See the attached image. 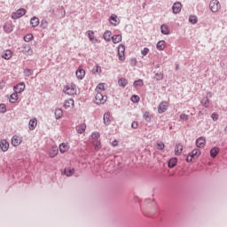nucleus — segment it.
Returning <instances> with one entry per match:
<instances>
[{
	"mask_svg": "<svg viewBox=\"0 0 227 227\" xmlns=\"http://www.w3.org/2000/svg\"><path fill=\"white\" fill-rule=\"evenodd\" d=\"M64 93L70 96H75L77 94V87L71 83L64 87Z\"/></svg>",
	"mask_w": 227,
	"mask_h": 227,
	"instance_id": "obj_1",
	"label": "nucleus"
},
{
	"mask_svg": "<svg viewBox=\"0 0 227 227\" xmlns=\"http://www.w3.org/2000/svg\"><path fill=\"white\" fill-rule=\"evenodd\" d=\"M200 155V149H193L191 153L186 156V162H192L194 159H197Z\"/></svg>",
	"mask_w": 227,
	"mask_h": 227,
	"instance_id": "obj_2",
	"label": "nucleus"
},
{
	"mask_svg": "<svg viewBox=\"0 0 227 227\" xmlns=\"http://www.w3.org/2000/svg\"><path fill=\"white\" fill-rule=\"evenodd\" d=\"M106 101H107V97L104 96L102 93L96 94L94 103H96L98 106L106 104Z\"/></svg>",
	"mask_w": 227,
	"mask_h": 227,
	"instance_id": "obj_3",
	"label": "nucleus"
},
{
	"mask_svg": "<svg viewBox=\"0 0 227 227\" xmlns=\"http://www.w3.org/2000/svg\"><path fill=\"white\" fill-rule=\"evenodd\" d=\"M209 9L212 12H218L221 10V4H219L218 0H212L209 3Z\"/></svg>",
	"mask_w": 227,
	"mask_h": 227,
	"instance_id": "obj_4",
	"label": "nucleus"
},
{
	"mask_svg": "<svg viewBox=\"0 0 227 227\" xmlns=\"http://www.w3.org/2000/svg\"><path fill=\"white\" fill-rule=\"evenodd\" d=\"M26 13H27V11L25 8L18 9L16 12L12 13V19L13 20L20 19L23 16H25Z\"/></svg>",
	"mask_w": 227,
	"mask_h": 227,
	"instance_id": "obj_5",
	"label": "nucleus"
},
{
	"mask_svg": "<svg viewBox=\"0 0 227 227\" xmlns=\"http://www.w3.org/2000/svg\"><path fill=\"white\" fill-rule=\"evenodd\" d=\"M124 51H126V48L124 45L121 44L118 47V59L121 60V62H123L126 60V55L124 54Z\"/></svg>",
	"mask_w": 227,
	"mask_h": 227,
	"instance_id": "obj_6",
	"label": "nucleus"
},
{
	"mask_svg": "<svg viewBox=\"0 0 227 227\" xmlns=\"http://www.w3.org/2000/svg\"><path fill=\"white\" fill-rule=\"evenodd\" d=\"M75 75L78 80H83L84 76L86 75V72L82 67H79L75 71Z\"/></svg>",
	"mask_w": 227,
	"mask_h": 227,
	"instance_id": "obj_7",
	"label": "nucleus"
},
{
	"mask_svg": "<svg viewBox=\"0 0 227 227\" xmlns=\"http://www.w3.org/2000/svg\"><path fill=\"white\" fill-rule=\"evenodd\" d=\"M167 109H168V102L163 101L160 104H159V106H158V113L159 114L165 113L167 111Z\"/></svg>",
	"mask_w": 227,
	"mask_h": 227,
	"instance_id": "obj_8",
	"label": "nucleus"
},
{
	"mask_svg": "<svg viewBox=\"0 0 227 227\" xmlns=\"http://www.w3.org/2000/svg\"><path fill=\"white\" fill-rule=\"evenodd\" d=\"M74 107V100L70 98L64 101V109H73Z\"/></svg>",
	"mask_w": 227,
	"mask_h": 227,
	"instance_id": "obj_9",
	"label": "nucleus"
},
{
	"mask_svg": "<svg viewBox=\"0 0 227 227\" xmlns=\"http://www.w3.org/2000/svg\"><path fill=\"white\" fill-rule=\"evenodd\" d=\"M88 37H90V41L91 43H98V39L95 36V32L92 30H88L87 32Z\"/></svg>",
	"mask_w": 227,
	"mask_h": 227,
	"instance_id": "obj_10",
	"label": "nucleus"
},
{
	"mask_svg": "<svg viewBox=\"0 0 227 227\" xmlns=\"http://www.w3.org/2000/svg\"><path fill=\"white\" fill-rule=\"evenodd\" d=\"M22 143V137L19 136H14L13 138H12V145L14 147L19 146Z\"/></svg>",
	"mask_w": 227,
	"mask_h": 227,
	"instance_id": "obj_11",
	"label": "nucleus"
},
{
	"mask_svg": "<svg viewBox=\"0 0 227 227\" xmlns=\"http://www.w3.org/2000/svg\"><path fill=\"white\" fill-rule=\"evenodd\" d=\"M0 147H1L2 152L5 153L8 151V149H10V143H8V141L6 139H3V140H1Z\"/></svg>",
	"mask_w": 227,
	"mask_h": 227,
	"instance_id": "obj_12",
	"label": "nucleus"
},
{
	"mask_svg": "<svg viewBox=\"0 0 227 227\" xmlns=\"http://www.w3.org/2000/svg\"><path fill=\"white\" fill-rule=\"evenodd\" d=\"M172 10L174 14H178L179 12H181L182 4L179 2L174 3Z\"/></svg>",
	"mask_w": 227,
	"mask_h": 227,
	"instance_id": "obj_13",
	"label": "nucleus"
},
{
	"mask_svg": "<svg viewBox=\"0 0 227 227\" xmlns=\"http://www.w3.org/2000/svg\"><path fill=\"white\" fill-rule=\"evenodd\" d=\"M26 89V85L25 82H20V84H17L16 87H14V91L16 93H22L23 91H25Z\"/></svg>",
	"mask_w": 227,
	"mask_h": 227,
	"instance_id": "obj_14",
	"label": "nucleus"
},
{
	"mask_svg": "<svg viewBox=\"0 0 227 227\" xmlns=\"http://www.w3.org/2000/svg\"><path fill=\"white\" fill-rule=\"evenodd\" d=\"M70 146L68 143H61L59 145V152L60 153H66L67 152H68Z\"/></svg>",
	"mask_w": 227,
	"mask_h": 227,
	"instance_id": "obj_15",
	"label": "nucleus"
},
{
	"mask_svg": "<svg viewBox=\"0 0 227 227\" xmlns=\"http://www.w3.org/2000/svg\"><path fill=\"white\" fill-rule=\"evenodd\" d=\"M109 22L112 26H118L120 24V21H118V17L115 14H112L109 18Z\"/></svg>",
	"mask_w": 227,
	"mask_h": 227,
	"instance_id": "obj_16",
	"label": "nucleus"
},
{
	"mask_svg": "<svg viewBox=\"0 0 227 227\" xmlns=\"http://www.w3.org/2000/svg\"><path fill=\"white\" fill-rule=\"evenodd\" d=\"M87 126L86 123H81L76 126V132L78 134H83L86 131Z\"/></svg>",
	"mask_w": 227,
	"mask_h": 227,
	"instance_id": "obj_17",
	"label": "nucleus"
},
{
	"mask_svg": "<svg viewBox=\"0 0 227 227\" xmlns=\"http://www.w3.org/2000/svg\"><path fill=\"white\" fill-rule=\"evenodd\" d=\"M196 145L198 148H203L204 146H206V138H204L203 137H199L197 139Z\"/></svg>",
	"mask_w": 227,
	"mask_h": 227,
	"instance_id": "obj_18",
	"label": "nucleus"
},
{
	"mask_svg": "<svg viewBox=\"0 0 227 227\" xmlns=\"http://www.w3.org/2000/svg\"><path fill=\"white\" fill-rule=\"evenodd\" d=\"M12 56V53L10 50H5L4 51H3L2 53V58L5 60H10Z\"/></svg>",
	"mask_w": 227,
	"mask_h": 227,
	"instance_id": "obj_19",
	"label": "nucleus"
},
{
	"mask_svg": "<svg viewBox=\"0 0 227 227\" xmlns=\"http://www.w3.org/2000/svg\"><path fill=\"white\" fill-rule=\"evenodd\" d=\"M106 88H107V84H106V83H99V84H98V86L96 88V92L97 93H102L103 91L106 90Z\"/></svg>",
	"mask_w": 227,
	"mask_h": 227,
	"instance_id": "obj_20",
	"label": "nucleus"
},
{
	"mask_svg": "<svg viewBox=\"0 0 227 227\" xmlns=\"http://www.w3.org/2000/svg\"><path fill=\"white\" fill-rule=\"evenodd\" d=\"M110 41L114 44L120 43L121 42V35H113L112 38H110Z\"/></svg>",
	"mask_w": 227,
	"mask_h": 227,
	"instance_id": "obj_21",
	"label": "nucleus"
},
{
	"mask_svg": "<svg viewBox=\"0 0 227 227\" xmlns=\"http://www.w3.org/2000/svg\"><path fill=\"white\" fill-rule=\"evenodd\" d=\"M35 127H37V119L34 118L29 121L28 128L30 130L35 129Z\"/></svg>",
	"mask_w": 227,
	"mask_h": 227,
	"instance_id": "obj_22",
	"label": "nucleus"
},
{
	"mask_svg": "<svg viewBox=\"0 0 227 227\" xmlns=\"http://www.w3.org/2000/svg\"><path fill=\"white\" fill-rule=\"evenodd\" d=\"M54 115H55V120L61 119L63 116V110L61 108L55 109Z\"/></svg>",
	"mask_w": 227,
	"mask_h": 227,
	"instance_id": "obj_23",
	"label": "nucleus"
},
{
	"mask_svg": "<svg viewBox=\"0 0 227 227\" xmlns=\"http://www.w3.org/2000/svg\"><path fill=\"white\" fill-rule=\"evenodd\" d=\"M30 25L33 27H37L40 25V20L37 17H33L32 20H30Z\"/></svg>",
	"mask_w": 227,
	"mask_h": 227,
	"instance_id": "obj_24",
	"label": "nucleus"
},
{
	"mask_svg": "<svg viewBox=\"0 0 227 227\" xmlns=\"http://www.w3.org/2000/svg\"><path fill=\"white\" fill-rule=\"evenodd\" d=\"M160 32H161V34H163L165 35H169L168 26H167L166 24L161 25L160 26Z\"/></svg>",
	"mask_w": 227,
	"mask_h": 227,
	"instance_id": "obj_25",
	"label": "nucleus"
},
{
	"mask_svg": "<svg viewBox=\"0 0 227 227\" xmlns=\"http://www.w3.org/2000/svg\"><path fill=\"white\" fill-rule=\"evenodd\" d=\"M157 49L159 51H164L166 49V42L165 41H159L157 43Z\"/></svg>",
	"mask_w": 227,
	"mask_h": 227,
	"instance_id": "obj_26",
	"label": "nucleus"
},
{
	"mask_svg": "<svg viewBox=\"0 0 227 227\" xmlns=\"http://www.w3.org/2000/svg\"><path fill=\"white\" fill-rule=\"evenodd\" d=\"M177 162H178V160L176 158H172L168 162V167H169V168H173L176 167Z\"/></svg>",
	"mask_w": 227,
	"mask_h": 227,
	"instance_id": "obj_27",
	"label": "nucleus"
},
{
	"mask_svg": "<svg viewBox=\"0 0 227 227\" xmlns=\"http://www.w3.org/2000/svg\"><path fill=\"white\" fill-rule=\"evenodd\" d=\"M112 37H114V36H112V32L109 31V30H106V31L105 32V34L103 35V38H105V40H106V42H111V38H112Z\"/></svg>",
	"mask_w": 227,
	"mask_h": 227,
	"instance_id": "obj_28",
	"label": "nucleus"
},
{
	"mask_svg": "<svg viewBox=\"0 0 227 227\" xmlns=\"http://www.w3.org/2000/svg\"><path fill=\"white\" fill-rule=\"evenodd\" d=\"M17 94L19 93L15 92L11 95V98H9V102H11V104H15L17 100H19V95Z\"/></svg>",
	"mask_w": 227,
	"mask_h": 227,
	"instance_id": "obj_29",
	"label": "nucleus"
},
{
	"mask_svg": "<svg viewBox=\"0 0 227 227\" xmlns=\"http://www.w3.org/2000/svg\"><path fill=\"white\" fill-rule=\"evenodd\" d=\"M219 153V147H213L212 150H210V157L215 158L217 157Z\"/></svg>",
	"mask_w": 227,
	"mask_h": 227,
	"instance_id": "obj_30",
	"label": "nucleus"
},
{
	"mask_svg": "<svg viewBox=\"0 0 227 227\" xmlns=\"http://www.w3.org/2000/svg\"><path fill=\"white\" fill-rule=\"evenodd\" d=\"M59 154V148L57 147H51L50 152V157L54 158Z\"/></svg>",
	"mask_w": 227,
	"mask_h": 227,
	"instance_id": "obj_31",
	"label": "nucleus"
},
{
	"mask_svg": "<svg viewBox=\"0 0 227 227\" xmlns=\"http://www.w3.org/2000/svg\"><path fill=\"white\" fill-rule=\"evenodd\" d=\"M118 84H119V86L124 88L127 86V84H129V81L126 78H121L118 81Z\"/></svg>",
	"mask_w": 227,
	"mask_h": 227,
	"instance_id": "obj_32",
	"label": "nucleus"
},
{
	"mask_svg": "<svg viewBox=\"0 0 227 227\" xmlns=\"http://www.w3.org/2000/svg\"><path fill=\"white\" fill-rule=\"evenodd\" d=\"M103 119L105 121V124L106 125L111 124V114L106 113L105 114V117Z\"/></svg>",
	"mask_w": 227,
	"mask_h": 227,
	"instance_id": "obj_33",
	"label": "nucleus"
},
{
	"mask_svg": "<svg viewBox=\"0 0 227 227\" xmlns=\"http://www.w3.org/2000/svg\"><path fill=\"white\" fill-rule=\"evenodd\" d=\"M74 174V168H65L64 169V175L70 177Z\"/></svg>",
	"mask_w": 227,
	"mask_h": 227,
	"instance_id": "obj_34",
	"label": "nucleus"
},
{
	"mask_svg": "<svg viewBox=\"0 0 227 227\" xmlns=\"http://www.w3.org/2000/svg\"><path fill=\"white\" fill-rule=\"evenodd\" d=\"M183 151H184V146L181 144L176 145L175 149L176 155L181 154Z\"/></svg>",
	"mask_w": 227,
	"mask_h": 227,
	"instance_id": "obj_35",
	"label": "nucleus"
},
{
	"mask_svg": "<svg viewBox=\"0 0 227 227\" xmlns=\"http://www.w3.org/2000/svg\"><path fill=\"white\" fill-rule=\"evenodd\" d=\"M143 118H144V120H145L146 122H151V121H152V117L150 115V113H148V112L144 113Z\"/></svg>",
	"mask_w": 227,
	"mask_h": 227,
	"instance_id": "obj_36",
	"label": "nucleus"
},
{
	"mask_svg": "<svg viewBox=\"0 0 227 227\" xmlns=\"http://www.w3.org/2000/svg\"><path fill=\"white\" fill-rule=\"evenodd\" d=\"M93 145H94V149H96V151H99L100 148H102V146L100 145V140H95L93 142Z\"/></svg>",
	"mask_w": 227,
	"mask_h": 227,
	"instance_id": "obj_37",
	"label": "nucleus"
},
{
	"mask_svg": "<svg viewBox=\"0 0 227 227\" xmlns=\"http://www.w3.org/2000/svg\"><path fill=\"white\" fill-rule=\"evenodd\" d=\"M99 137H100L99 132L91 133V139H93L94 141H98Z\"/></svg>",
	"mask_w": 227,
	"mask_h": 227,
	"instance_id": "obj_38",
	"label": "nucleus"
},
{
	"mask_svg": "<svg viewBox=\"0 0 227 227\" xmlns=\"http://www.w3.org/2000/svg\"><path fill=\"white\" fill-rule=\"evenodd\" d=\"M189 22H191L192 24H196L198 22L197 16L192 15L191 17H189Z\"/></svg>",
	"mask_w": 227,
	"mask_h": 227,
	"instance_id": "obj_39",
	"label": "nucleus"
},
{
	"mask_svg": "<svg viewBox=\"0 0 227 227\" xmlns=\"http://www.w3.org/2000/svg\"><path fill=\"white\" fill-rule=\"evenodd\" d=\"M33 74L32 69H24V76L30 77Z\"/></svg>",
	"mask_w": 227,
	"mask_h": 227,
	"instance_id": "obj_40",
	"label": "nucleus"
},
{
	"mask_svg": "<svg viewBox=\"0 0 227 227\" xmlns=\"http://www.w3.org/2000/svg\"><path fill=\"white\" fill-rule=\"evenodd\" d=\"M33 40V35L32 34H27L26 36H24V41L26 43H29Z\"/></svg>",
	"mask_w": 227,
	"mask_h": 227,
	"instance_id": "obj_41",
	"label": "nucleus"
},
{
	"mask_svg": "<svg viewBox=\"0 0 227 227\" xmlns=\"http://www.w3.org/2000/svg\"><path fill=\"white\" fill-rule=\"evenodd\" d=\"M139 100H140V98L137 95L131 96V102H133L134 104L138 103Z\"/></svg>",
	"mask_w": 227,
	"mask_h": 227,
	"instance_id": "obj_42",
	"label": "nucleus"
},
{
	"mask_svg": "<svg viewBox=\"0 0 227 227\" xmlns=\"http://www.w3.org/2000/svg\"><path fill=\"white\" fill-rule=\"evenodd\" d=\"M201 105H203L204 107H208L209 106V99L208 98H204L201 100Z\"/></svg>",
	"mask_w": 227,
	"mask_h": 227,
	"instance_id": "obj_43",
	"label": "nucleus"
},
{
	"mask_svg": "<svg viewBox=\"0 0 227 227\" xmlns=\"http://www.w3.org/2000/svg\"><path fill=\"white\" fill-rule=\"evenodd\" d=\"M143 86V81L142 80H137L134 82V87H142Z\"/></svg>",
	"mask_w": 227,
	"mask_h": 227,
	"instance_id": "obj_44",
	"label": "nucleus"
},
{
	"mask_svg": "<svg viewBox=\"0 0 227 227\" xmlns=\"http://www.w3.org/2000/svg\"><path fill=\"white\" fill-rule=\"evenodd\" d=\"M7 109H6V106L4 104H1L0 105V113L4 114L6 113Z\"/></svg>",
	"mask_w": 227,
	"mask_h": 227,
	"instance_id": "obj_45",
	"label": "nucleus"
},
{
	"mask_svg": "<svg viewBox=\"0 0 227 227\" xmlns=\"http://www.w3.org/2000/svg\"><path fill=\"white\" fill-rule=\"evenodd\" d=\"M148 53H150V49H148V48H144V49L142 50V51H141V54H142L143 56H147Z\"/></svg>",
	"mask_w": 227,
	"mask_h": 227,
	"instance_id": "obj_46",
	"label": "nucleus"
},
{
	"mask_svg": "<svg viewBox=\"0 0 227 227\" xmlns=\"http://www.w3.org/2000/svg\"><path fill=\"white\" fill-rule=\"evenodd\" d=\"M180 119L184 121H187L188 119H189V115L185 114H180Z\"/></svg>",
	"mask_w": 227,
	"mask_h": 227,
	"instance_id": "obj_47",
	"label": "nucleus"
},
{
	"mask_svg": "<svg viewBox=\"0 0 227 227\" xmlns=\"http://www.w3.org/2000/svg\"><path fill=\"white\" fill-rule=\"evenodd\" d=\"M157 149H158V150H163V149H164V143H162V142H158V143H157Z\"/></svg>",
	"mask_w": 227,
	"mask_h": 227,
	"instance_id": "obj_48",
	"label": "nucleus"
},
{
	"mask_svg": "<svg viewBox=\"0 0 227 227\" xmlns=\"http://www.w3.org/2000/svg\"><path fill=\"white\" fill-rule=\"evenodd\" d=\"M155 79L157 81L163 80V74H155Z\"/></svg>",
	"mask_w": 227,
	"mask_h": 227,
	"instance_id": "obj_49",
	"label": "nucleus"
},
{
	"mask_svg": "<svg viewBox=\"0 0 227 227\" xmlns=\"http://www.w3.org/2000/svg\"><path fill=\"white\" fill-rule=\"evenodd\" d=\"M219 118V115L216 113H213L212 119L214 121H217Z\"/></svg>",
	"mask_w": 227,
	"mask_h": 227,
	"instance_id": "obj_50",
	"label": "nucleus"
},
{
	"mask_svg": "<svg viewBox=\"0 0 227 227\" xmlns=\"http://www.w3.org/2000/svg\"><path fill=\"white\" fill-rule=\"evenodd\" d=\"M131 128H133L134 129H137V128H138V122L133 121V123H131Z\"/></svg>",
	"mask_w": 227,
	"mask_h": 227,
	"instance_id": "obj_51",
	"label": "nucleus"
},
{
	"mask_svg": "<svg viewBox=\"0 0 227 227\" xmlns=\"http://www.w3.org/2000/svg\"><path fill=\"white\" fill-rule=\"evenodd\" d=\"M130 65H131V67H135L137 65V60L135 59H131Z\"/></svg>",
	"mask_w": 227,
	"mask_h": 227,
	"instance_id": "obj_52",
	"label": "nucleus"
},
{
	"mask_svg": "<svg viewBox=\"0 0 227 227\" xmlns=\"http://www.w3.org/2000/svg\"><path fill=\"white\" fill-rule=\"evenodd\" d=\"M94 72L95 73H100L101 72L100 67L97 66L96 68H94Z\"/></svg>",
	"mask_w": 227,
	"mask_h": 227,
	"instance_id": "obj_53",
	"label": "nucleus"
},
{
	"mask_svg": "<svg viewBox=\"0 0 227 227\" xmlns=\"http://www.w3.org/2000/svg\"><path fill=\"white\" fill-rule=\"evenodd\" d=\"M112 145H113V147H117L118 146V141L117 140L113 141Z\"/></svg>",
	"mask_w": 227,
	"mask_h": 227,
	"instance_id": "obj_54",
	"label": "nucleus"
},
{
	"mask_svg": "<svg viewBox=\"0 0 227 227\" xmlns=\"http://www.w3.org/2000/svg\"><path fill=\"white\" fill-rule=\"evenodd\" d=\"M225 131H227V127L225 128Z\"/></svg>",
	"mask_w": 227,
	"mask_h": 227,
	"instance_id": "obj_55",
	"label": "nucleus"
}]
</instances>
